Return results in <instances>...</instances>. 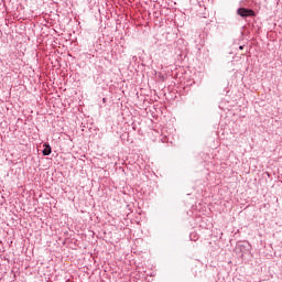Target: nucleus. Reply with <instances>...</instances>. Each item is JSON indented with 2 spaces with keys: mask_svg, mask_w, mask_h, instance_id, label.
I'll return each instance as SVG.
<instances>
[{
  "mask_svg": "<svg viewBox=\"0 0 282 282\" xmlns=\"http://www.w3.org/2000/svg\"><path fill=\"white\" fill-rule=\"evenodd\" d=\"M44 150L42 151L43 155H51L52 154V147L50 144L45 143L44 144Z\"/></svg>",
  "mask_w": 282,
  "mask_h": 282,
  "instance_id": "obj_2",
  "label": "nucleus"
},
{
  "mask_svg": "<svg viewBox=\"0 0 282 282\" xmlns=\"http://www.w3.org/2000/svg\"><path fill=\"white\" fill-rule=\"evenodd\" d=\"M239 50H243V46H239Z\"/></svg>",
  "mask_w": 282,
  "mask_h": 282,
  "instance_id": "obj_3",
  "label": "nucleus"
},
{
  "mask_svg": "<svg viewBox=\"0 0 282 282\" xmlns=\"http://www.w3.org/2000/svg\"><path fill=\"white\" fill-rule=\"evenodd\" d=\"M237 14H239V17H242L243 19H246V17H254V10L251 9H246V8H239L237 10Z\"/></svg>",
  "mask_w": 282,
  "mask_h": 282,
  "instance_id": "obj_1",
  "label": "nucleus"
}]
</instances>
